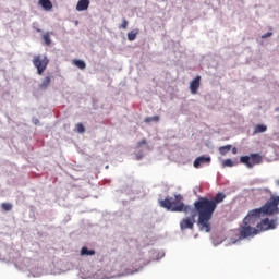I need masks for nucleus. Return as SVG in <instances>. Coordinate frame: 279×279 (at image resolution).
I'll use <instances>...</instances> for the list:
<instances>
[{"mask_svg": "<svg viewBox=\"0 0 279 279\" xmlns=\"http://www.w3.org/2000/svg\"><path fill=\"white\" fill-rule=\"evenodd\" d=\"M226 199V195L222 192H219L215 195L214 198L199 197L194 203V208L191 207L190 217L183 218L180 221L181 230H193L195 228V217H198L197 226L202 232H210V221L213 220V215L217 210V206Z\"/></svg>", "mask_w": 279, "mask_h": 279, "instance_id": "obj_1", "label": "nucleus"}, {"mask_svg": "<svg viewBox=\"0 0 279 279\" xmlns=\"http://www.w3.org/2000/svg\"><path fill=\"white\" fill-rule=\"evenodd\" d=\"M278 206L279 196H271L260 208L250 210L246 217L243 219V222L247 223L248 226H256V223H258L260 218L265 217V215H274L275 213H278Z\"/></svg>", "mask_w": 279, "mask_h": 279, "instance_id": "obj_2", "label": "nucleus"}, {"mask_svg": "<svg viewBox=\"0 0 279 279\" xmlns=\"http://www.w3.org/2000/svg\"><path fill=\"white\" fill-rule=\"evenodd\" d=\"M161 208L170 210V213H189L191 206L184 204V197L182 194H175L174 196H167L163 201L159 202Z\"/></svg>", "mask_w": 279, "mask_h": 279, "instance_id": "obj_3", "label": "nucleus"}, {"mask_svg": "<svg viewBox=\"0 0 279 279\" xmlns=\"http://www.w3.org/2000/svg\"><path fill=\"white\" fill-rule=\"evenodd\" d=\"M33 64L35 69H37V75H43V73L47 71V66H49V58H47V56L37 54L33 58Z\"/></svg>", "mask_w": 279, "mask_h": 279, "instance_id": "obj_4", "label": "nucleus"}, {"mask_svg": "<svg viewBox=\"0 0 279 279\" xmlns=\"http://www.w3.org/2000/svg\"><path fill=\"white\" fill-rule=\"evenodd\" d=\"M240 162L245 165L247 169H252L255 165H260V162H263V156L258 153L251 154V156H242Z\"/></svg>", "mask_w": 279, "mask_h": 279, "instance_id": "obj_5", "label": "nucleus"}, {"mask_svg": "<svg viewBox=\"0 0 279 279\" xmlns=\"http://www.w3.org/2000/svg\"><path fill=\"white\" fill-rule=\"evenodd\" d=\"M240 239H250V236H256L258 234V230L252 227V225H247L243 221L242 226L239 228Z\"/></svg>", "mask_w": 279, "mask_h": 279, "instance_id": "obj_6", "label": "nucleus"}, {"mask_svg": "<svg viewBox=\"0 0 279 279\" xmlns=\"http://www.w3.org/2000/svg\"><path fill=\"white\" fill-rule=\"evenodd\" d=\"M275 228H276V220H269V218H266L256 225L255 230H257V234H259V232L274 230Z\"/></svg>", "mask_w": 279, "mask_h": 279, "instance_id": "obj_7", "label": "nucleus"}, {"mask_svg": "<svg viewBox=\"0 0 279 279\" xmlns=\"http://www.w3.org/2000/svg\"><path fill=\"white\" fill-rule=\"evenodd\" d=\"M199 82H202V76H196L193 81H191L190 90L192 95H197V90H199Z\"/></svg>", "mask_w": 279, "mask_h": 279, "instance_id": "obj_8", "label": "nucleus"}, {"mask_svg": "<svg viewBox=\"0 0 279 279\" xmlns=\"http://www.w3.org/2000/svg\"><path fill=\"white\" fill-rule=\"evenodd\" d=\"M210 157H206V156H201V157H197L195 160H194V168L195 169H199V167H202V165H210Z\"/></svg>", "mask_w": 279, "mask_h": 279, "instance_id": "obj_9", "label": "nucleus"}, {"mask_svg": "<svg viewBox=\"0 0 279 279\" xmlns=\"http://www.w3.org/2000/svg\"><path fill=\"white\" fill-rule=\"evenodd\" d=\"M90 8V0H78L76 4L77 12H84Z\"/></svg>", "mask_w": 279, "mask_h": 279, "instance_id": "obj_10", "label": "nucleus"}, {"mask_svg": "<svg viewBox=\"0 0 279 279\" xmlns=\"http://www.w3.org/2000/svg\"><path fill=\"white\" fill-rule=\"evenodd\" d=\"M51 84V76H46L43 82L39 84L40 90H47Z\"/></svg>", "mask_w": 279, "mask_h": 279, "instance_id": "obj_11", "label": "nucleus"}, {"mask_svg": "<svg viewBox=\"0 0 279 279\" xmlns=\"http://www.w3.org/2000/svg\"><path fill=\"white\" fill-rule=\"evenodd\" d=\"M39 5L47 11L53 9V3H51V0H39Z\"/></svg>", "mask_w": 279, "mask_h": 279, "instance_id": "obj_12", "label": "nucleus"}, {"mask_svg": "<svg viewBox=\"0 0 279 279\" xmlns=\"http://www.w3.org/2000/svg\"><path fill=\"white\" fill-rule=\"evenodd\" d=\"M81 256H95V250H88V247L84 246L81 250Z\"/></svg>", "mask_w": 279, "mask_h": 279, "instance_id": "obj_13", "label": "nucleus"}, {"mask_svg": "<svg viewBox=\"0 0 279 279\" xmlns=\"http://www.w3.org/2000/svg\"><path fill=\"white\" fill-rule=\"evenodd\" d=\"M136 36H138V28H135L128 33V40L132 43L133 40H136Z\"/></svg>", "mask_w": 279, "mask_h": 279, "instance_id": "obj_14", "label": "nucleus"}, {"mask_svg": "<svg viewBox=\"0 0 279 279\" xmlns=\"http://www.w3.org/2000/svg\"><path fill=\"white\" fill-rule=\"evenodd\" d=\"M263 132H267V126L264 124H257L254 128V134H260Z\"/></svg>", "mask_w": 279, "mask_h": 279, "instance_id": "obj_15", "label": "nucleus"}, {"mask_svg": "<svg viewBox=\"0 0 279 279\" xmlns=\"http://www.w3.org/2000/svg\"><path fill=\"white\" fill-rule=\"evenodd\" d=\"M231 149H232V145L230 144L226 146H221L219 147V154H221V156H226V154H228Z\"/></svg>", "mask_w": 279, "mask_h": 279, "instance_id": "obj_16", "label": "nucleus"}, {"mask_svg": "<svg viewBox=\"0 0 279 279\" xmlns=\"http://www.w3.org/2000/svg\"><path fill=\"white\" fill-rule=\"evenodd\" d=\"M43 40H44L45 45H47V47H49L51 45V34L45 33L43 35Z\"/></svg>", "mask_w": 279, "mask_h": 279, "instance_id": "obj_17", "label": "nucleus"}, {"mask_svg": "<svg viewBox=\"0 0 279 279\" xmlns=\"http://www.w3.org/2000/svg\"><path fill=\"white\" fill-rule=\"evenodd\" d=\"M73 64H75L77 66V69H81L82 71H84V69H86V63L82 60H74Z\"/></svg>", "mask_w": 279, "mask_h": 279, "instance_id": "obj_18", "label": "nucleus"}, {"mask_svg": "<svg viewBox=\"0 0 279 279\" xmlns=\"http://www.w3.org/2000/svg\"><path fill=\"white\" fill-rule=\"evenodd\" d=\"M144 121H145V123H151V121L158 122V121H160V117H158V116L148 117V118H145Z\"/></svg>", "mask_w": 279, "mask_h": 279, "instance_id": "obj_19", "label": "nucleus"}, {"mask_svg": "<svg viewBox=\"0 0 279 279\" xmlns=\"http://www.w3.org/2000/svg\"><path fill=\"white\" fill-rule=\"evenodd\" d=\"M76 131L78 132V134H84V132H86V129L84 128V124L77 123Z\"/></svg>", "mask_w": 279, "mask_h": 279, "instance_id": "obj_20", "label": "nucleus"}, {"mask_svg": "<svg viewBox=\"0 0 279 279\" xmlns=\"http://www.w3.org/2000/svg\"><path fill=\"white\" fill-rule=\"evenodd\" d=\"M1 208L5 210V213H9V210H12V204L10 203H2Z\"/></svg>", "mask_w": 279, "mask_h": 279, "instance_id": "obj_21", "label": "nucleus"}, {"mask_svg": "<svg viewBox=\"0 0 279 279\" xmlns=\"http://www.w3.org/2000/svg\"><path fill=\"white\" fill-rule=\"evenodd\" d=\"M223 167H232L234 165V161H232V159H226L222 162Z\"/></svg>", "mask_w": 279, "mask_h": 279, "instance_id": "obj_22", "label": "nucleus"}, {"mask_svg": "<svg viewBox=\"0 0 279 279\" xmlns=\"http://www.w3.org/2000/svg\"><path fill=\"white\" fill-rule=\"evenodd\" d=\"M119 28L120 29H128V20L123 19Z\"/></svg>", "mask_w": 279, "mask_h": 279, "instance_id": "obj_23", "label": "nucleus"}, {"mask_svg": "<svg viewBox=\"0 0 279 279\" xmlns=\"http://www.w3.org/2000/svg\"><path fill=\"white\" fill-rule=\"evenodd\" d=\"M143 145H147V140H142L137 143V149H141V147H143Z\"/></svg>", "mask_w": 279, "mask_h": 279, "instance_id": "obj_24", "label": "nucleus"}, {"mask_svg": "<svg viewBox=\"0 0 279 279\" xmlns=\"http://www.w3.org/2000/svg\"><path fill=\"white\" fill-rule=\"evenodd\" d=\"M274 33L268 32L262 36V38H269V36H272Z\"/></svg>", "mask_w": 279, "mask_h": 279, "instance_id": "obj_25", "label": "nucleus"}, {"mask_svg": "<svg viewBox=\"0 0 279 279\" xmlns=\"http://www.w3.org/2000/svg\"><path fill=\"white\" fill-rule=\"evenodd\" d=\"M231 151H232V154L235 155V154H238L239 150L236 149V147H233V148L231 149Z\"/></svg>", "mask_w": 279, "mask_h": 279, "instance_id": "obj_26", "label": "nucleus"}, {"mask_svg": "<svg viewBox=\"0 0 279 279\" xmlns=\"http://www.w3.org/2000/svg\"><path fill=\"white\" fill-rule=\"evenodd\" d=\"M37 32H38V33H40V32H43V29H40V28H37Z\"/></svg>", "mask_w": 279, "mask_h": 279, "instance_id": "obj_27", "label": "nucleus"}]
</instances>
